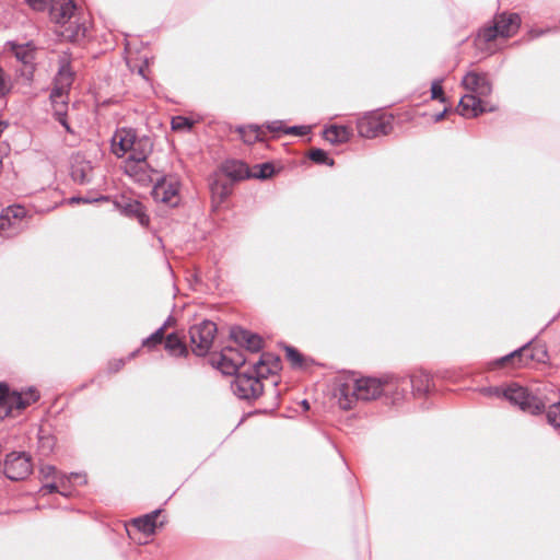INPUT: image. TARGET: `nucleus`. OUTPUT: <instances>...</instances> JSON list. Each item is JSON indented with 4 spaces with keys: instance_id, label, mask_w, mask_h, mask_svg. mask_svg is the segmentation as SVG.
I'll return each mask as SVG.
<instances>
[{
    "instance_id": "f257e3e1",
    "label": "nucleus",
    "mask_w": 560,
    "mask_h": 560,
    "mask_svg": "<svg viewBox=\"0 0 560 560\" xmlns=\"http://www.w3.org/2000/svg\"><path fill=\"white\" fill-rule=\"evenodd\" d=\"M462 84L469 92L459 101L458 110L462 116L477 117L482 113L495 109L494 106H490L481 100L492 93V83L487 74L470 71L463 78Z\"/></svg>"
},
{
    "instance_id": "f03ea898",
    "label": "nucleus",
    "mask_w": 560,
    "mask_h": 560,
    "mask_svg": "<svg viewBox=\"0 0 560 560\" xmlns=\"http://www.w3.org/2000/svg\"><path fill=\"white\" fill-rule=\"evenodd\" d=\"M502 397L530 415L541 413L545 410L546 402L549 400L540 387L529 390L516 383L508 385L502 392Z\"/></svg>"
},
{
    "instance_id": "7ed1b4c3",
    "label": "nucleus",
    "mask_w": 560,
    "mask_h": 560,
    "mask_svg": "<svg viewBox=\"0 0 560 560\" xmlns=\"http://www.w3.org/2000/svg\"><path fill=\"white\" fill-rule=\"evenodd\" d=\"M74 80V71L66 58L60 60L59 69L55 78V85L50 93V100L56 105V119L68 130L70 127L66 120L63 107L67 106L68 93Z\"/></svg>"
},
{
    "instance_id": "20e7f679",
    "label": "nucleus",
    "mask_w": 560,
    "mask_h": 560,
    "mask_svg": "<svg viewBox=\"0 0 560 560\" xmlns=\"http://www.w3.org/2000/svg\"><path fill=\"white\" fill-rule=\"evenodd\" d=\"M382 378L362 377L354 380L352 384L342 385L339 404L343 409H350L353 399L372 400L384 395Z\"/></svg>"
},
{
    "instance_id": "39448f33",
    "label": "nucleus",
    "mask_w": 560,
    "mask_h": 560,
    "mask_svg": "<svg viewBox=\"0 0 560 560\" xmlns=\"http://www.w3.org/2000/svg\"><path fill=\"white\" fill-rule=\"evenodd\" d=\"M357 128L363 138L386 136L393 130V116L378 112L368 113L358 119Z\"/></svg>"
},
{
    "instance_id": "423d86ee",
    "label": "nucleus",
    "mask_w": 560,
    "mask_h": 560,
    "mask_svg": "<svg viewBox=\"0 0 560 560\" xmlns=\"http://www.w3.org/2000/svg\"><path fill=\"white\" fill-rule=\"evenodd\" d=\"M521 18L517 13H502L494 18L493 25L487 26L479 33V38L491 42L497 37L509 38L520 28Z\"/></svg>"
},
{
    "instance_id": "0eeeda50",
    "label": "nucleus",
    "mask_w": 560,
    "mask_h": 560,
    "mask_svg": "<svg viewBox=\"0 0 560 560\" xmlns=\"http://www.w3.org/2000/svg\"><path fill=\"white\" fill-rule=\"evenodd\" d=\"M215 332L217 326L211 320H203L202 323L192 326L189 329L192 352L196 355H206L213 343Z\"/></svg>"
},
{
    "instance_id": "6e6552de",
    "label": "nucleus",
    "mask_w": 560,
    "mask_h": 560,
    "mask_svg": "<svg viewBox=\"0 0 560 560\" xmlns=\"http://www.w3.org/2000/svg\"><path fill=\"white\" fill-rule=\"evenodd\" d=\"M4 475L11 480H23L33 471L31 456L25 452H12L3 463Z\"/></svg>"
},
{
    "instance_id": "1a4fd4ad",
    "label": "nucleus",
    "mask_w": 560,
    "mask_h": 560,
    "mask_svg": "<svg viewBox=\"0 0 560 560\" xmlns=\"http://www.w3.org/2000/svg\"><path fill=\"white\" fill-rule=\"evenodd\" d=\"M179 186L177 177L164 176L154 184L152 197L156 202L176 207L179 202Z\"/></svg>"
},
{
    "instance_id": "9d476101",
    "label": "nucleus",
    "mask_w": 560,
    "mask_h": 560,
    "mask_svg": "<svg viewBox=\"0 0 560 560\" xmlns=\"http://www.w3.org/2000/svg\"><path fill=\"white\" fill-rule=\"evenodd\" d=\"M232 388L233 393L242 399L257 398L264 390L261 382L252 373L237 374Z\"/></svg>"
},
{
    "instance_id": "9b49d317",
    "label": "nucleus",
    "mask_w": 560,
    "mask_h": 560,
    "mask_svg": "<svg viewBox=\"0 0 560 560\" xmlns=\"http://www.w3.org/2000/svg\"><path fill=\"white\" fill-rule=\"evenodd\" d=\"M384 396L392 399L393 402L406 398L410 389V382L406 376L386 375L382 377Z\"/></svg>"
},
{
    "instance_id": "f8f14e48",
    "label": "nucleus",
    "mask_w": 560,
    "mask_h": 560,
    "mask_svg": "<svg viewBox=\"0 0 560 560\" xmlns=\"http://www.w3.org/2000/svg\"><path fill=\"white\" fill-rule=\"evenodd\" d=\"M547 350L544 346L532 347V343L523 346L522 348L513 351L512 353L501 358L499 363L503 364L510 360L518 358L521 364L526 365L529 361L545 362L547 360Z\"/></svg>"
},
{
    "instance_id": "ddd939ff",
    "label": "nucleus",
    "mask_w": 560,
    "mask_h": 560,
    "mask_svg": "<svg viewBox=\"0 0 560 560\" xmlns=\"http://www.w3.org/2000/svg\"><path fill=\"white\" fill-rule=\"evenodd\" d=\"M8 45L16 59L21 61L25 67L22 71V75H24L27 80H32L36 52L34 45L31 42L25 44H16L10 42Z\"/></svg>"
},
{
    "instance_id": "4468645a",
    "label": "nucleus",
    "mask_w": 560,
    "mask_h": 560,
    "mask_svg": "<svg viewBox=\"0 0 560 560\" xmlns=\"http://www.w3.org/2000/svg\"><path fill=\"white\" fill-rule=\"evenodd\" d=\"M125 173L141 186H147L153 182V175L156 173L148 161H125Z\"/></svg>"
},
{
    "instance_id": "2eb2a0df",
    "label": "nucleus",
    "mask_w": 560,
    "mask_h": 560,
    "mask_svg": "<svg viewBox=\"0 0 560 560\" xmlns=\"http://www.w3.org/2000/svg\"><path fill=\"white\" fill-rule=\"evenodd\" d=\"M25 214L26 211L21 206H10L4 209L0 214V233L10 236L12 233H7V230L11 229L13 233L18 232L21 229V220Z\"/></svg>"
},
{
    "instance_id": "dca6fc26",
    "label": "nucleus",
    "mask_w": 560,
    "mask_h": 560,
    "mask_svg": "<svg viewBox=\"0 0 560 560\" xmlns=\"http://www.w3.org/2000/svg\"><path fill=\"white\" fill-rule=\"evenodd\" d=\"M115 205L124 215L137 219L142 226L149 225L150 218L145 212L144 206L140 201L121 198L120 200H117Z\"/></svg>"
},
{
    "instance_id": "f3484780",
    "label": "nucleus",
    "mask_w": 560,
    "mask_h": 560,
    "mask_svg": "<svg viewBox=\"0 0 560 560\" xmlns=\"http://www.w3.org/2000/svg\"><path fill=\"white\" fill-rule=\"evenodd\" d=\"M23 409V394L11 392L7 384L0 383V417L10 415L13 410Z\"/></svg>"
},
{
    "instance_id": "a211bd4d",
    "label": "nucleus",
    "mask_w": 560,
    "mask_h": 560,
    "mask_svg": "<svg viewBox=\"0 0 560 560\" xmlns=\"http://www.w3.org/2000/svg\"><path fill=\"white\" fill-rule=\"evenodd\" d=\"M245 362L246 358L241 351L232 348H225L221 352L218 368L222 371V373L232 375L241 366H243Z\"/></svg>"
},
{
    "instance_id": "6ab92c4d",
    "label": "nucleus",
    "mask_w": 560,
    "mask_h": 560,
    "mask_svg": "<svg viewBox=\"0 0 560 560\" xmlns=\"http://www.w3.org/2000/svg\"><path fill=\"white\" fill-rule=\"evenodd\" d=\"M280 370V360L270 353H264L259 361L253 366L252 374L261 382L269 375L276 374Z\"/></svg>"
},
{
    "instance_id": "aec40b11",
    "label": "nucleus",
    "mask_w": 560,
    "mask_h": 560,
    "mask_svg": "<svg viewBox=\"0 0 560 560\" xmlns=\"http://www.w3.org/2000/svg\"><path fill=\"white\" fill-rule=\"evenodd\" d=\"M136 133L132 129H118L112 138V151L117 156H124L131 148Z\"/></svg>"
},
{
    "instance_id": "412c9836",
    "label": "nucleus",
    "mask_w": 560,
    "mask_h": 560,
    "mask_svg": "<svg viewBox=\"0 0 560 560\" xmlns=\"http://www.w3.org/2000/svg\"><path fill=\"white\" fill-rule=\"evenodd\" d=\"M93 166L91 162L85 161L82 156L77 155L71 167V176L79 184H89L93 179Z\"/></svg>"
},
{
    "instance_id": "4be33fe9",
    "label": "nucleus",
    "mask_w": 560,
    "mask_h": 560,
    "mask_svg": "<svg viewBox=\"0 0 560 560\" xmlns=\"http://www.w3.org/2000/svg\"><path fill=\"white\" fill-rule=\"evenodd\" d=\"M231 337L252 352H257L262 347V339L258 335L238 327L231 330Z\"/></svg>"
},
{
    "instance_id": "5701e85b",
    "label": "nucleus",
    "mask_w": 560,
    "mask_h": 560,
    "mask_svg": "<svg viewBox=\"0 0 560 560\" xmlns=\"http://www.w3.org/2000/svg\"><path fill=\"white\" fill-rule=\"evenodd\" d=\"M153 143L150 138L142 137L137 138L132 141L131 148L128 151L129 155L126 161H147V158L152 152Z\"/></svg>"
},
{
    "instance_id": "b1692460",
    "label": "nucleus",
    "mask_w": 560,
    "mask_h": 560,
    "mask_svg": "<svg viewBox=\"0 0 560 560\" xmlns=\"http://www.w3.org/2000/svg\"><path fill=\"white\" fill-rule=\"evenodd\" d=\"M410 384V389L413 395H424L429 392L431 386V377L423 371L415 372L407 376Z\"/></svg>"
},
{
    "instance_id": "393cba45",
    "label": "nucleus",
    "mask_w": 560,
    "mask_h": 560,
    "mask_svg": "<svg viewBox=\"0 0 560 560\" xmlns=\"http://www.w3.org/2000/svg\"><path fill=\"white\" fill-rule=\"evenodd\" d=\"M160 513V510H155L149 514L135 518L132 521V526L145 535H152L155 532L156 518Z\"/></svg>"
},
{
    "instance_id": "a878e982",
    "label": "nucleus",
    "mask_w": 560,
    "mask_h": 560,
    "mask_svg": "<svg viewBox=\"0 0 560 560\" xmlns=\"http://www.w3.org/2000/svg\"><path fill=\"white\" fill-rule=\"evenodd\" d=\"M351 137V131L346 126H330L324 130V138L332 144L345 143Z\"/></svg>"
},
{
    "instance_id": "bb28decb",
    "label": "nucleus",
    "mask_w": 560,
    "mask_h": 560,
    "mask_svg": "<svg viewBox=\"0 0 560 560\" xmlns=\"http://www.w3.org/2000/svg\"><path fill=\"white\" fill-rule=\"evenodd\" d=\"M224 172L228 177L240 180L244 178L252 177V173L249 172L247 165L241 161H230L224 165Z\"/></svg>"
},
{
    "instance_id": "cd10ccee",
    "label": "nucleus",
    "mask_w": 560,
    "mask_h": 560,
    "mask_svg": "<svg viewBox=\"0 0 560 560\" xmlns=\"http://www.w3.org/2000/svg\"><path fill=\"white\" fill-rule=\"evenodd\" d=\"M165 349L173 357L187 354V348L183 339L175 332L170 334L165 339Z\"/></svg>"
},
{
    "instance_id": "c85d7f7f",
    "label": "nucleus",
    "mask_w": 560,
    "mask_h": 560,
    "mask_svg": "<svg viewBox=\"0 0 560 560\" xmlns=\"http://www.w3.org/2000/svg\"><path fill=\"white\" fill-rule=\"evenodd\" d=\"M238 133L241 135L242 140L245 143L252 144L256 141L262 140L264 131L260 126L249 125L246 127L237 128Z\"/></svg>"
},
{
    "instance_id": "c756f323",
    "label": "nucleus",
    "mask_w": 560,
    "mask_h": 560,
    "mask_svg": "<svg viewBox=\"0 0 560 560\" xmlns=\"http://www.w3.org/2000/svg\"><path fill=\"white\" fill-rule=\"evenodd\" d=\"M232 191V185L226 180H215L211 185V192L214 199L222 202Z\"/></svg>"
},
{
    "instance_id": "7c9ffc66",
    "label": "nucleus",
    "mask_w": 560,
    "mask_h": 560,
    "mask_svg": "<svg viewBox=\"0 0 560 560\" xmlns=\"http://www.w3.org/2000/svg\"><path fill=\"white\" fill-rule=\"evenodd\" d=\"M547 421L555 429H560V401L551 404L546 411Z\"/></svg>"
},
{
    "instance_id": "2f4dec72",
    "label": "nucleus",
    "mask_w": 560,
    "mask_h": 560,
    "mask_svg": "<svg viewBox=\"0 0 560 560\" xmlns=\"http://www.w3.org/2000/svg\"><path fill=\"white\" fill-rule=\"evenodd\" d=\"M275 172L273 165L271 163H262L256 165L252 173V177L266 179L269 178Z\"/></svg>"
},
{
    "instance_id": "473e14b6",
    "label": "nucleus",
    "mask_w": 560,
    "mask_h": 560,
    "mask_svg": "<svg viewBox=\"0 0 560 560\" xmlns=\"http://www.w3.org/2000/svg\"><path fill=\"white\" fill-rule=\"evenodd\" d=\"M55 446V440L52 436H40L38 441V452L42 456H48Z\"/></svg>"
},
{
    "instance_id": "72a5a7b5",
    "label": "nucleus",
    "mask_w": 560,
    "mask_h": 560,
    "mask_svg": "<svg viewBox=\"0 0 560 560\" xmlns=\"http://www.w3.org/2000/svg\"><path fill=\"white\" fill-rule=\"evenodd\" d=\"M164 330H165V326H161L152 335H150L148 338H145L142 341V346L151 348V347H154L158 343H161L163 338H164Z\"/></svg>"
},
{
    "instance_id": "f704fd0d",
    "label": "nucleus",
    "mask_w": 560,
    "mask_h": 560,
    "mask_svg": "<svg viewBox=\"0 0 560 560\" xmlns=\"http://www.w3.org/2000/svg\"><path fill=\"white\" fill-rule=\"evenodd\" d=\"M308 158L318 164L332 165L334 161L328 158L327 153L322 149H314L310 152Z\"/></svg>"
},
{
    "instance_id": "c9c22d12",
    "label": "nucleus",
    "mask_w": 560,
    "mask_h": 560,
    "mask_svg": "<svg viewBox=\"0 0 560 560\" xmlns=\"http://www.w3.org/2000/svg\"><path fill=\"white\" fill-rule=\"evenodd\" d=\"M192 127L191 120L183 116H176L172 119V129L177 131H189Z\"/></svg>"
},
{
    "instance_id": "e433bc0d",
    "label": "nucleus",
    "mask_w": 560,
    "mask_h": 560,
    "mask_svg": "<svg viewBox=\"0 0 560 560\" xmlns=\"http://www.w3.org/2000/svg\"><path fill=\"white\" fill-rule=\"evenodd\" d=\"M80 475L77 474V472H72L70 474V476H67L65 474H58L57 477L55 478V480L57 481L58 483V489L61 488L62 490L59 491L60 494L62 495H68L69 493L67 492V487H68V483H70V480L71 478H78Z\"/></svg>"
},
{
    "instance_id": "4c0bfd02",
    "label": "nucleus",
    "mask_w": 560,
    "mask_h": 560,
    "mask_svg": "<svg viewBox=\"0 0 560 560\" xmlns=\"http://www.w3.org/2000/svg\"><path fill=\"white\" fill-rule=\"evenodd\" d=\"M11 77L0 67V95H5L12 90Z\"/></svg>"
},
{
    "instance_id": "58836bf2",
    "label": "nucleus",
    "mask_w": 560,
    "mask_h": 560,
    "mask_svg": "<svg viewBox=\"0 0 560 560\" xmlns=\"http://www.w3.org/2000/svg\"><path fill=\"white\" fill-rule=\"evenodd\" d=\"M431 97L432 100H438L442 103L446 101L443 88H442V80H434L431 85Z\"/></svg>"
},
{
    "instance_id": "ea45409f",
    "label": "nucleus",
    "mask_w": 560,
    "mask_h": 560,
    "mask_svg": "<svg viewBox=\"0 0 560 560\" xmlns=\"http://www.w3.org/2000/svg\"><path fill=\"white\" fill-rule=\"evenodd\" d=\"M59 472L52 465H42L39 467V475L43 481L55 479Z\"/></svg>"
},
{
    "instance_id": "a19ab883",
    "label": "nucleus",
    "mask_w": 560,
    "mask_h": 560,
    "mask_svg": "<svg viewBox=\"0 0 560 560\" xmlns=\"http://www.w3.org/2000/svg\"><path fill=\"white\" fill-rule=\"evenodd\" d=\"M285 353H287L288 360L292 363L293 366L302 365L303 358L296 349H294L293 347H287Z\"/></svg>"
},
{
    "instance_id": "79ce46f5",
    "label": "nucleus",
    "mask_w": 560,
    "mask_h": 560,
    "mask_svg": "<svg viewBox=\"0 0 560 560\" xmlns=\"http://www.w3.org/2000/svg\"><path fill=\"white\" fill-rule=\"evenodd\" d=\"M20 393L23 394V409L39 398V394L35 388H28L27 390Z\"/></svg>"
},
{
    "instance_id": "37998d69",
    "label": "nucleus",
    "mask_w": 560,
    "mask_h": 560,
    "mask_svg": "<svg viewBox=\"0 0 560 560\" xmlns=\"http://www.w3.org/2000/svg\"><path fill=\"white\" fill-rule=\"evenodd\" d=\"M310 131L311 128L308 126H293L284 129L285 133L294 136H306Z\"/></svg>"
},
{
    "instance_id": "c03bdc74",
    "label": "nucleus",
    "mask_w": 560,
    "mask_h": 560,
    "mask_svg": "<svg viewBox=\"0 0 560 560\" xmlns=\"http://www.w3.org/2000/svg\"><path fill=\"white\" fill-rule=\"evenodd\" d=\"M40 492H43V494H50L54 492H59L57 481L55 479H51V481H49V480L45 481V483L40 488Z\"/></svg>"
},
{
    "instance_id": "a18cd8bd",
    "label": "nucleus",
    "mask_w": 560,
    "mask_h": 560,
    "mask_svg": "<svg viewBox=\"0 0 560 560\" xmlns=\"http://www.w3.org/2000/svg\"><path fill=\"white\" fill-rule=\"evenodd\" d=\"M503 390H504V388H501V387H485L480 390V393L485 396L502 397Z\"/></svg>"
},
{
    "instance_id": "49530a36",
    "label": "nucleus",
    "mask_w": 560,
    "mask_h": 560,
    "mask_svg": "<svg viewBox=\"0 0 560 560\" xmlns=\"http://www.w3.org/2000/svg\"><path fill=\"white\" fill-rule=\"evenodd\" d=\"M125 364L124 359H116L108 364V369L110 372H118Z\"/></svg>"
},
{
    "instance_id": "de8ad7c7",
    "label": "nucleus",
    "mask_w": 560,
    "mask_h": 560,
    "mask_svg": "<svg viewBox=\"0 0 560 560\" xmlns=\"http://www.w3.org/2000/svg\"><path fill=\"white\" fill-rule=\"evenodd\" d=\"M266 128L270 132H278V131L282 130V121L281 120H275V121L268 122L266 125Z\"/></svg>"
},
{
    "instance_id": "09e8293b",
    "label": "nucleus",
    "mask_w": 560,
    "mask_h": 560,
    "mask_svg": "<svg viewBox=\"0 0 560 560\" xmlns=\"http://www.w3.org/2000/svg\"><path fill=\"white\" fill-rule=\"evenodd\" d=\"M446 113H447V108H444V110H442L441 113L435 114L433 117L434 121L435 122L441 121L445 117Z\"/></svg>"
},
{
    "instance_id": "8fccbe9b",
    "label": "nucleus",
    "mask_w": 560,
    "mask_h": 560,
    "mask_svg": "<svg viewBox=\"0 0 560 560\" xmlns=\"http://www.w3.org/2000/svg\"><path fill=\"white\" fill-rule=\"evenodd\" d=\"M302 405H303L304 409H308L310 408V405H308L307 400H303Z\"/></svg>"
},
{
    "instance_id": "3c124183",
    "label": "nucleus",
    "mask_w": 560,
    "mask_h": 560,
    "mask_svg": "<svg viewBox=\"0 0 560 560\" xmlns=\"http://www.w3.org/2000/svg\"><path fill=\"white\" fill-rule=\"evenodd\" d=\"M173 322V319L170 317L167 318V320L164 323L163 326H165V328Z\"/></svg>"
},
{
    "instance_id": "603ef678",
    "label": "nucleus",
    "mask_w": 560,
    "mask_h": 560,
    "mask_svg": "<svg viewBox=\"0 0 560 560\" xmlns=\"http://www.w3.org/2000/svg\"><path fill=\"white\" fill-rule=\"evenodd\" d=\"M139 73H140L141 75H144V74H143V69H142V68L139 70Z\"/></svg>"
}]
</instances>
